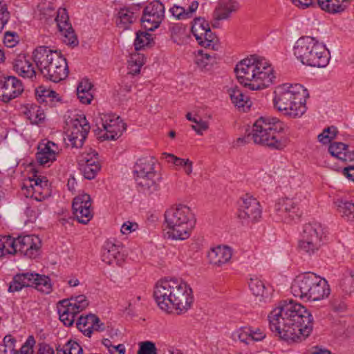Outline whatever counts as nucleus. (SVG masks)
Returning <instances> with one entry per match:
<instances>
[{
  "mask_svg": "<svg viewBox=\"0 0 354 354\" xmlns=\"http://www.w3.org/2000/svg\"><path fill=\"white\" fill-rule=\"evenodd\" d=\"M270 330L287 342H300L312 332L313 317L304 306L284 301L268 315Z\"/></svg>",
  "mask_w": 354,
  "mask_h": 354,
  "instance_id": "nucleus-1",
  "label": "nucleus"
},
{
  "mask_svg": "<svg viewBox=\"0 0 354 354\" xmlns=\"http://www.w3.org/2000/svg\"><path fill=\"white\" fill-rule=\"evenodd\" d=\"M153 297L160 309L167 312L175 310L178 314L186 313L194 301L189 286L175 278L158 281L154 287Z\"/></svg>",
  "mask_w": 354,
  "mask_h": 354,
  "instance_id": "nucleus-2",
  "label": "nucleus"
},
{
  "mask_svg": "<svg viewBox=\"0 0 354 354\" xmlns=\"http://www.w3.org/2000/svg\"><path fill=\"white\" fill-rule=\"evenodd\" d=\"M234 71L239 82L252 91L269 86L275 78L271 64L266 59L255 56L239 62Z\"/></svg>",
  "mask_w": 354,
  "mask_h": 354,
  "instance_id": "nucleus-3",
  "label": "nucleus"
},
{
  "mask_svg": "<svg viewBox=\"0 0 354 354\" xmlns=\"http://www.w3.org/2000/svg\"><path fill=\"white\" fill-rule=\"evenodd\" d=\"M274 94V107L283 115L299 118L306 111V99L308 93L302 85L283 84L275 88Z\"/></svg>",
  "mask_w": 354,
  "mask_h": 354,
  "instance_id": "nucleus-4",
  "label": "nucleus"
},
{
  "mask_svg": "<svg viewBox=\"0 0 354 354\" xmlns=\"http://www.w3.org/2000/svg\"><path fill=\"white\" fill-rule=\"evenodd\" d=\"M32 58L39 73L53 82H59L68 75L66 59L60 53L44 46L37 47L32 52Z\"/></svg>",
  "mask_w": 354,
  "mask_h": 354,
  "instance_id": "nucleus-5",
  "label": "nucleus"
},
{
  "mask_svg": "<svg viewBox=\"0 0 354 354\" xmlns=\"http://www.w3.org/2000/svg\"><path fill=\"white\" fill-rule=\"evenodd\" d=\"M290 291L295 297L306 301H320L330 294L328 281L311 272L297 275L291 283Z\"/></svg>",
  "mask_w": 354,
  "mask_h": 354,
  "instance_id": "nucleus-6",
  "label": "nucleus"
},
{
  "mask_svg": "<svg viewBox=\"0 0 354 354\" xmlns=\"http://www.w3.org/2000/svg\"><path fill=\"white\" fill-rule=\"evenodd\" d=\"M165 221L169 239L185 240L190 236L196 218L190 207L185 205H178L171 207L165 212Z\"/></svg>",
  "mask_w": 354,
  "mask_h": 354,
  "instance_id": "nucleus-7",
  "label": "nucleus"
},
{
  "mask_svg": "<svg viewBox=\"0 0 354 354\" xmlns=\"http://www.w3.org/2000/svg\"><path fill=\"white\" fill-rule=\"evenodd\" d=\"M294 55L303 64L324 68L330 60V53L326 46L311 37H302L295 43Z\"/></svg>",
  "mask_w": 354,
  "mask_h": 354,
  "instance_id": "nucleus-8",
  "label": "nucleus"
},
{
  "mask_svg": "<svg viewBox=\"0 0 354 354\" xmlns=\"http://www.w3.org/2000/svg\"><path fill=\"white\" fill-rule=\"evenodd\" d=\"M157 163L153 156H146L138 160L135 166V180L139 192L151 195L160 189V175L155 169Z\"/></svg>",
  "mask_w": 354,
  "mask_h": 354,
  "instance_id": "nucleus-9",
  "label": "nucleus"
},
{
  "mask_svg": "<svg viewBox=\"0 0 354 354\" xmlns=\"http://www.w3.org/2000/svg\"><path fill=\"white\" fill-rule=\"evenodd\" d=\"M324 232L319 223H308L304 225L298 248L301 252L308 256L315 254L323 245Z\"/></svg>",
  "mask_w": 354,
  "mask_h": 354,
  "instance_id": "nucleus-10",
  "label": "nucleus"
},
{
  "mask_svg": "<svg viewBox=\"0 0 354 354\" xmlns=\"http://www.w3.org/2000/svg\"><path fill=\"white\" fill-rule=\"evenodd\" d=\"M10 254L19 252L29 258H35L39 254L41 242L38 236L26 235L14 239L10 236Z\"/></svg>",
  "mask_w": 354,
  "mask_h": 354,
  "instance_id": "nucleus-11",
  "label": "nucleus"
},
{
  "mask_svg": "<svg viewBox=\"0 0 354 354\" xmlns=\"http://www.w3.org/2000/svg\"><path fill=\"white\" fill-rule=\"evenodd\" d=\"M21 194L36 202H41L50 196V189L46 177L35 176L25 182L21 187Z\"/></svg>",
  "mask_w": 354,
  "mask_h": 354,
  "instance_id": "nucleus-12",
  "label": "nucleus"
},
{
  "mask_svg": "<svg viewBox=\"0 0 354 354\" xmlns=\"http://www.w3.org/2000/svg\"><path fill=\"white\" fill-rule=\"evenodd\" d=\"M164 18L165 6L159 0H155L145 8L141 22L146 30L153 31L159 27Z\"/></svg>",
  "mask_w": 354,
  "mask_h": 354,
  "instance_id": "nucleus-13",
  "label": "nucleus"
},
{
  "mask_svg": "<svg viewBox=\"0 0 354 354\" xmlns=\"http://www.w3.org/2000/svg\"><path fill=\"white\" fill-rule=\"evenodd\" d=\"M301 203V200L298 196L280 199L275 205L279 217L286 223L299 218L302 214Z\"/></svg>",
  "mask_w": 354,
  "mask_h": 354,
  "instance_id": "nucleus-14",
  "label": "nucleus"
},
{
  "mask_svg": "<svg viewBox=\"0 0 354 354\" xmlns=\"http://www.w3.org/2000/svg\"><path fill=\"white\" fill-rule=\"evenodd\" d=\"M238 217L243 223L257 222L261 216V209L259 201L252 196L245 195L241 198Z\"/></svg>",
  "mask_w": 354,
  "mask_h": 354,
  "instance_id": "nucleus-15",
  "label": "nucleus"
},
{
  "mask_svg": "<svg viewBox=\"0 0 354 354\" xmlns=\"http://www.w3.org/2000/svg\"><path fill=\"white\" fill-rule=\"evenodd\" d=\"M96 127L93 131L106 133H122L127 130V124L118 115L113 113H102L94 119Z\"/></svg>",
  "mask_w": 354,
  "mask_h": 354,
  "instance_id": "nucleus-16",
  "label": "nucleus"
},
{
  "mask_svg": "<svg viewBox=\"0 0 354 354\" xmlns=\"http://www.w3.org/2000/svg\"><path fill=\"white\" fill-rule=\"evenodd\" d=\"M192 32L201 46L214 49L216 38L211 31L209 24L203 18H196L192 24Z\"/></svg>",
  "mask_w": 354,
  "mask_h": 354,
  "instance_id": "nucleus-17",
  "label": "nucleus"
},
{
  "mask_svg": "<svg viewBox=\"0 0 354 354\" xmlns=\"http://www.w3.org/2000/svg\"><path fill=\"white\" fill-rule=\"evenodd\" d=\"M288 130L289 127L286 124L278 118L271 117H261L252 127L248 125L245 129V133H280Z\"/></svg>",
  "mask_w": 354,
  "mask_h": 354,
  "instance_id": "nucleus-18",
  "label": "nucleus"
},
{
  "mask_svg": "<svg viewBox=\"0 0 354 354\" xmlns=\"http://www.w3.org/2000/svg\"><path fill=\"white\" fill-rule=\"evenodd\" d=\"M23 91V83L15 76H8L0 80V100L3 102L19 97Z\"/></svg>",
  "mask_w": 354,
  "mask_h": 354,
  "instance_id": "nucleus-19",
  "label": "nucleus"
},
{
  "mask_svg": "<svg viewBox=\"0 0 354 354\" xmlns=\"http://www.w3.org/2000/svg\"><path fill=\"white\" fill-rule=\"evenodd\" d=\"M73 209L77 221L82 224H87L93 218L91 207V198L87 194H80L73 201Z\"/></svg>",
  "mask_w": 354,
  "mask_h": 354,
  "instance_id": "nucleus-20",
  "label": "nucleus"
},
{
  "mask_svg": "<svg viewBox=\"0 0 354 354\" xmlns=\"http://www.w3.org/2000/svg\"><path fill=\"white\" fill-rule=\"evenodd\" d=\"M253 136V142L271 149L281 150L289 143L288 136L283 134H249Z\"/></svg>",
  "mask_w": 354,
  "mask_h": 354,
  "instance_id": "nucleus-21",
  "label": "nucleus"
},
{
  "mask_svg": "<svg viewBox=\"0 0 354 354\" xmlns=\"http://www.w3.org/2000/svg\"><path fill=\"white\" fill-rule=\"evenodd\" d=\"M12 69L19 76L32 80L36 77L37 72L28 55L20 53L12 58Z\"/></svg>",
  "mask_w": 354,
  "mask_h": 354,
  "instance_id": "nucleus-22",
  "label": "nucleus"
},
{
  "mask_svg": "<svg viewBox=\"0 0 354 354\" xmlns=\"http://www.w3.org/2000/svg\"><path fill=\"white\" fill-rule=\"evenodd\" d=\"M122 244L115 240H107L103 247L102 261L107 264H120L123 261Z\"/></svg>",
  "mask_w": 354,
  "mask_h": 354,
  "instance_id": "nucleus-23",
  "label": "nucleus"
},
{
  "mask_svg": "<svg viewBox=\"0 0 354 354\" xmlns=\"http://www.w3.org/2000/svg\"><path fill=\"white\" fill-rule=\"evenodd\" d=\"M77 327L87 337H91L93 331H102L104 329L100 319L93 314L81 316L77 320Z\"/></svg>",
  "mask_w": 354,
  "mask_h": 354,
  "instance_id": "nucleus-24",
  "label": "nucleus"
},
{
  "mask_svg": "<svg viewBox=\"0 0 354 354\" xmlns=\"http://www.w3.org/2000/svg\"><path fill=\"white\" fill-rule=\"evenodd\" d=\"M57 146L53 142H41L38 145L36 158L41 165H46L56 160Z\"/></svg>",
  "mask_w": 354,
  "mask_h": 354,
  "instance_id": "nucleus-25",
  "label": "nucleus"
},
{
  "mask_svg": "<svg viewBox=\"0 0 354 354\" xmlns=\"http://www.w3.org/2000/svg\"><path fill=\"white\" fill-rule=\"evenodd\" d=\"M232 251L227 246H218L212 248L207 254L209 261L211 264L221 267L230 261L232 258Z\"/></svg>",
  "mask_w": 354,
  "mask_h": 354,
  "instance_id": "nucleus-26",
  "label": "nucleus"
},
{
  "mask_svg": "<svg viewBox=\"0 0 354 354\" xmlns=\"http://www.w3.org/2000/svg\"><path fill=\"white\" fill-rule=\"evenodd\" d=\"M337 290L343 297H351L354 292V270L346 268L339 281Z\"/></svg>",
  "mask_w": 354,
  "mask_h": 354,
  "instance_id": "nucleus-27",
  "label": "nucleus"
},
{
  "mask_svg": "<svg viewBox=\"0 0 354 354\" xmlns=\"http://www.w3.org/2000/svg\"><path fill=\"white\" fill-rule=\"evenodd\" d=\"M318 6L331 15L342 14L348 7L350 0H316Z\"/></svg>",
  "mask_w": 354,
  "mask_h": 354,
  "instance_id": "nucleus-28",
  "label": "nucleus"
},
{
  "mask_svg": "<svg viewBox=\"0 0 354 354\" xmlns=\"http://www.w3.org/2000/svg\"><path fill=\"white\" fill-rule=\"evenodd\" d=\"M59 319L65 326H71L75 322L77 312L68 304V301L63 299L57 306Z\"/></svg>",
  "mask_w": 354,
  "mask_h": 354,
  "instance_id": "nucleus-29",
  "label": "nucleus"
},
{
  "mask_svg": "<svg viewBox=\"0 0 354 354\" xmlns=\"http://www.w3.org/2000/svg\"><path fill=\"white\" fill-rule=\"evenodd\" d=\"M238 8L239 3L236 1L221 0L214 12L215 18L218 20L227 19Z\"/></svg>",
  "mask_w": 354,
  "mask_h": 354,
  "instance_id": "nucleus-30",
  "label": "nucleus"
},
{
  "mask_svg": "<svg viewBox=\"0 0 354 354\" xmlns=\"http://www.w3.org/2000/svg\"><path fill=\"white\" fill-rule=\"evenodd\" d=\"M71 133H89L91 125L84 114H76L67 122Z\"/></svg>",
  "mask_w": 354,
  "mask_h": 354,
  "instance_id": "nucleus-31",
  "label": "nucleus"
},
{
  "mask_svg": "<svg viewBox=\"0 0 354 354\" xmlns=\"http://www.w3.org/2000/svg\"><path fill=\"white\" fill-rule=\"evenodd\" d=\"M328 151L331 156L344 161L354 160V153L348 151V146L342 142H333L330 145Z\"/></svg>",
  "mask_w": 354,
  "mask_h": 354,
  "instance_id": "nucleus-32",
  "label": "nucleus"
},
{
  "mask_svg": "<svg viewBox=\"0 0 354 354\" xmlns=\"http://www.w3.org/2000/svg\"><path fill=\"white\" fill-rule=\"evenodd\" d=\"M136 18L137 17L132 8H121L118 14L117 26L123 30L128 29L129 26L135 21Z\"/></svg>",
  "mask_w": 354,
  "mask_h": 354,
  "instance_id": "nucleus-33",
  "label": "nucleus"
},
{
  "mask_svg": "<svg viewBox=\"0 0 354 354\" xmlns=\"http://www.w3.org/2000/svg\"><path fill=\"white\" fill-rule=\"evenodd\" d=\"M228 94L232 102L236 106L243 109H249L251 106L252 103L248 97L245 96L239 88H229Z\"/></svg>",
  "mask_w": 354,
  "mask_h": 354,
  "instance_id": "nucleus-34",
  "label": "nucleus"
},
{
  "mask_svg": "<svg viewBox=\"0 0 354 354\" xmlns=\"http://www.w3.org/2000/svg\"><path fill=\"white\" fill-rule=\"evenodd\" d=\"M248 286L252 294L257 297H259L261 301L268 297V291L264 282L258 277L252 276L250 277Z\"/></svg>",
  "mask_w": 354,
  "mask_h": 354,
  "instance_id": "nucleus-35",
  "label": "nucleus"
},
{
  "mask_svg": "<svg viewBox=\"0 0 354 354\" xmlns=\"http://www.w3.org/2000/svg\"><path fill=\"white\" fill-rule=\"evenodd\" d=\"M25 109L24 114L32 124H39L46 118L44 110L36 104L27 106Z\"/></svg>",
  "mask_w": 354,
  "mask_h": 354,
  "instance_id": "nucleus-36",
  "label": "nucleus"
},
{
  "mask_svg": "<svg viewBox=\"0 0 354 354\" xmlns=\"http://www.w3.org/2000/svg\"><path fill=\"white\" fill-rule=\"evenodd\" d=\"M339 213L345 219L354 221V203L348 201L338 199L335 201Z\"/></svg>",
  "mask_w": 354,
  "mask_h": 354,
  "instance_id": "nucleus-37",
  "label": "nucleus"
},
{
  "mask_svg": "<svg viewBox=\"0 0 354 354\" xmlns=\"http://www.w3.org/2000/svg\"><path fill=\"white\" fill-rule=\"evenodd\" d=\"M215 57L206 50H198L195 55V63L201 69L208 70L214 64Z\"/></svg>",
  "mask_w": 354,
  "mask_h": 354,
  "instance_id": "nucleus-38",
  "label": "nucleus"
},
{
  "mask_svg": "<svg viewBox=\"0 0 354 354\" xmlns=\"http://www.w3.org/2000/svg\"><path fill=\"white\" fill-rule=\"evenodd\" d=\"M144 56L140 53H135L131 55L128 61V68L129 73L135 75L140 71V68L144 64Z\"/></svg>",
  "mask_w": 354,
  "mask_h": 354,
  "instance_id": "nucleus-39",
  "label": "nucleus"
},
{
  "mask_svg": "<svg viewBox=\"0 0 354 354\" xmlns=\"http://www.w3.org/2000/svg\"><path fill=\"white\" fill-rule=\"evenodd\" d=\"M35 95L37 97V100L40 102H52L55 99L58 100L57 94L55 91L47 89L43 86H39L36 88Z\"/></svg>",
  "mask_w": 354,
  "mask_h": 354,
  "instance_id": "nucleus-40",
  "label": "nucleus"
},
{
  "mask_svg": "<svg viewBox=\"0 0 354 354\" xmlns=\"http://www.w3.org/2000/svg\"><path fill=\"white\" fill-rule=\"evenodd\" d=\"M86 138V134H64L63 140L68 147L80 148Z\"/></svg>",
  "mask_w": 354,
  "mask_h": 354,
  "instance_id": "nucleus-41",
  "label": "nucleus"
},
{
  "mask_svg": "<svg viewBox=\"0 0 354 354\" xmlns=\"http://www.w3.org/2000/svg\"><path fill=\"white\" fill-rule=\"evenodd\" d=\"M66 300L68 301V304L73 306L77 313L86 309L89 304L86 296L84 295H80Z\"/></svg>",
  "mask_w": 354,
  "mask_h": 354,
  "instance_id": "nucleus-42",
  "label": "nucleus"
},
{
  "mask_svg": "<svg viewBox=\"0 0 354 354\" xmlns=\"http://www.w3.org/2000/svg\"><path fill=\"white\" fill-rule=\"evenodd\" d=\"M68 16L64 8H59L56 12L55 21L59 30L69 29L71 25L68 22Z\"/></svg>",
  "mask_w": 354,
  "mask_h": 354,
  "instance_id": "nucleus-43",
  "label": "nucleus"
},
{
  "mask_svg": "<svg viewBox=\"0 0 354 354\" xmlns=\"http://www.w3.org/2000/svg\"><path fill=\"white\" fill-rule=\"evenodd\" d=\"M34 286L37 290L46 294L50 293L52 290L50 280L48 277L45 275L38 274Z\"/></svg>",
  "mask_w": 354,
  "mask_h": 354,
  "instance_id": "nucleus-44",
  "label": "nucleus"
},
{
  "mask_svg": "<svg viewBox=\"0 0 354 354\" xmlns=\"http://www.w3.org/2000/svg\"><path fill=\"white\" fill-rule=\"evenodd\" d=\"M250 327H241L232 334V337L234 340H239L246 344H250Z\"/></svg>",
  "mask_w": 354,
  "mask_h": 354,
  "instance_id": "nucleus-45",
  "label": "nucleus"
},
{
  "mask_svg": "<svg viewBox=\"0 0 354 354\" xmlns=\"http://www.w3.org/2000/svg\"><path fill=\"white\" fill-rule=\"evenodd\" d=\"M151 40V34L145 32H138L134 41L136 50H140L149 45Z\"/></svg>",
  "mask_w": 354,
  "mask_h": 354,
  "instance_id": "nucleus-46",
  "label": "nucleus"
},
{
  "mask_svg": "<svg viewBox=\"0 0 354 354\" xmlns=\"http://www.w3.org/2000/svg\"><path fill=\"white\" fill-rule=\"evenodd\" d=\"M138 354H157L155 344L150 341L140 342Z\"/></svg>",
  "mask_w": 354,
  "mask_h": 354,
  "instance_id": "nucleus-47",
  "label": "nucleus"
},
{
  "mask_svg": "<svg viewBox=\"0 0 354 354\" xmlns=\"http://www.w3.org/2000/svg\"><path fill=\"white\" fill-rule=\"evenodd\" d=\"M63 354H83V349L76 342L68 341L64 346Z\"/></svg>",
  "mask_w": 354,
  "mask_h": 354,
  "instance_id": "nucleus-48",
  "label": "nucleus"
},
{
  "mask_svg": "<svg viewBox=\"0 0 354 354\" xmlns=\"http://www.w3.org/2000/svg\"><path fill=\"white\" fill-rule=\"evenodd\" d=\"M22 277L19 274H17L14 276L12 281L10 283L8 291L10 292H15L20 291L23 288L26 287L24 281L21 278Z\"/></svg>",
  "mask_w": 354,
  "mask_h": 354,
  "instance_id": "nucleus-49",
  "label": "nucleus"
},
{
  "mask_svg": "<svg viewBox=\"0 0 354 354\" xmlns=\"http://www.w3.org/2000/svg\"><path fill=\"white\" fill-rule=\"evenodd\" d=\"M82 167V170L85 178L92 180L95 178L97 174L100 171L101 166L96 165H80Z\"/></svg>",
  "mask_w": 354,
  "mask_h": 354,
  "instance_id": "nucleus-50",
  "label": "nucleus"
},
{
  "mask_svg": "<svg viewBox=\"0 0 354 354\" xmlns=\"http://www.w3.org/2000/svg\"><path fill=\"white\" fill-rule=\"evenodd\" d=\"M63 36V41L68 45H76L77 44V37L70 26V28L66 30H59Z\"/></svg>",
  "mask_w": 354,
  "mask_h": 354,
  "instance_id": "nucleus-51",
  "label": "nucleus"
},
{
  "mask_svg": "<svg viewBox=\"0 0 354 354\" xmlns=\"http://www.w3.org/2000/svg\"><path fill=\"white\" fill-rule=\"evenodd\" d=\"M10 19V12L6 3L0 1V32Z\"/></svg>",
  "mask_w": 354,
  "mask_h": 354,
  "instance_id": "nucleus-52",
  "label": "nucleus"
},
{
  "mask_svg": "<svg viewBox=\"0 0 354 354\" xmlns=\"http://www.w3.org/2000/svg\"><path fill=\"white\" fill-rule=\"evenodd\" d=\"M183 168L186 175L190 176L193 171V162L188 158H180L175 169Z\"/></svg>",
  "mask_w": 354,
  "mask_h": 354,
  "instance_id": "nucleus-53",
  "label": "nucleus"
},
{
  "mask_svg": "<svg viewBox=\"0 0 354 354\" xmlns=\"http://www.w3.org/2000/svg\"><path fill=\"white\" fill-rule=\"evenodd\" d=\"M19 42V36L15 32H6L4 35L3 43L8 48L15 47Z\"/></svg>",
  "mask_w": 354,
  "mask_h": 354,
  "instance_id": "nucleus-54",
  "label": "nucleus"
},
{
  "mask_svg": "<svg viewBox=\"0 0 354 354\" xmlns=\"http://www.w3.org/2000/svg\"><path fill=\"white\" fill-rule=\"evenodd\" d=\"M331 310L336 313H344L347 309L346 303L337 298H333L330 301Z\"/></svg>",
  "mask_w": 354,
  "mask_h": 354,
  "instance_id": "nucleus-55",
  "label": "nucleus"
},
{
  "mask_svg": "<svg viewBox=\"0 0 354 354\" xmlns=\"http://www.w3.org/2000/svg\"><path fill=\"white\" fill-rule=\"evenodd\" d=\"M10 244L12 243L10 241V236L0 238V257L10 254Z\"/></svg>",
  "mask_w": 354,
  "mask_h": 354,
  "instance_id": "nucleus-56",
  "label": "nucleus"
},
{
  "mask_svg": "<svg viewBox=\"0 0 354 354\" xmlns=\"http://www.w3.org/2000/svg\"><path fill=\"white\" fill-rule=\"evenodd\" d=\"M35 344V340L33 336L28 337L24 344L20 348V354H33V346Z\"/></svg>",
  "mask_w": 354,
  "mask_h": 354,
  "instance_id": "nucleus-57",
  "label": "nucleus"
},
{
  "mask_svg": "<svg viewBox=\"0 0 354 354\" xmlns=\"http://www.w3.org/2000/svg\"><path fill=\"white\" fill-rule=\"evenodd\" d=\"M250 343L252 342H259L266 337V333L259 328L250 327Z\"/></svg>",
  "mask_w": 354,
  "mask_h": 354,
  "instance_id": "nucleus-58",
  "label": "nucleus"
},
{
  "mask_svg": "<svg viewBox=\"0 0 354 354\" xmlns=\"http://www.w3.org/2000/svg\"><path fill=\"white\" fill-rule=\"evenodd\" d=\"M93 155L98 156V153L91 149H89L88 150H86L85 151L82 152L79 156H78V163L80 165H85V163H86L88 160L93 159Z\"/></svg>",
  "mask_w": 354,
  "mask_h": 354,
  "instance_id": "nucleus-59",
  "label": "nucleus"
},
{
  "mask_svg": "<svg viewBox=\"0 0 354 354\" xmlns=\"http://www.w3.org/2000/svg\"><path fill=\"white\" fill-rule=\"evenodd\" d=\"M253 142V136H249V134H241V136L233 142L232 146L234 147H239L246 144Z\"/></svg>",
  "mask_w": 354,
  "mask_h": 354,
  "instance_id": "nucleus-60",
  "label": "nucleus"
},
{
  "mask_svg": "<svg viewBox=\"0 0 354 354\" xmlns=\"http://www.w3.org/2000/svg\"><path fill=\"white\" fill-rule=\"evenodd\" d=\"M20 275L22 277L23 281L25 282L26 287L33 286L36 279L38 277V274L32 272L20 273Z\"/></svg>",
  "mask_w": 354,
  "mask_h": 354,
  "instance_id": "nucleus-61",
  "label": "nucleus"
},
{
  "mask_svg": "<svg viewBox=\"0 0 354 354\" xmlns=\"http://www.w3.org/2000/svg\"><path fill=\"white\" fill-rule=\"evenodd\" d=\"M138 228V225L136 223L126 221L122 225L120 232L122 234L127 235L136 231Z\"/></svg>",
  "mask_w": 354,
  "mask_h": 354,
  "instance_id": "nucleus-62",
  "label": "nucleus"
},
{
  "mask_svg": "<svg viewBox=\"0 0 354 354\" xmlns=\"http://www.w3.org/2000/svg\"><path fill=\"white\" fill-rule=\"evenodd\" d=\"M192 127L193 130L199 133L208 130L209 124L207 121L203 120L200 117L197 118L196 122L192 124Z\"/></svg>",
  "mask_w": 354,
  "mask_h": 354,
  "instance_id": "nucleus-63",
  "label": "nucleus"
},
{
  "mask_svg": "<svg viewBox=\"0 0 354 354\" xmlns=\"http://www.w3.org/2000/svg\"><path fill=\"white\" fill-rule=\"evenodd\" d=\"M160 158L176 169L178 164V160H179L180 158L176 156L172 153H162L161 154Z\"/></svg>",
  "mask_w": 354,
  "mask_h": 354,
  "instance_id": "nucleus-64",
  "label": "nucleus"
}]
</instances>
